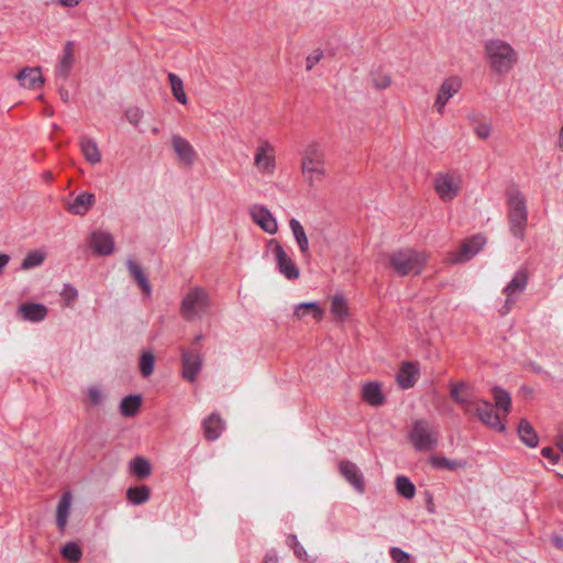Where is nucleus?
Here are the masks:
<instances>
[{"instance_id": "21", "label": "nucleus", "mask_w": 563, "mask_h": 563, "mask_svg": "<svg viewBox=\"0 0 563 563\" xmlns=\"http://www.w3.org/2000/svg\"><path fill=\"white\" fill-rule=\"evenodd\" d=\"M201 369V357L198 353L186 351L183 353V376L194 382Z\"/></svg>"}, {"instance_id": "25", "label": "nucleus", "mask_w": 563, "mask_h": 563, "mask_svg": "<svg viewBox=\"0 0 563 563\" xmlns=\"http://www.w3.org/2000/svg\"><path fill=\"white\" fill-rule=\"evenodd\" d=\"M73 496L70 492H65L59 498L56 509V523L58 530L64 532L67 526L68 517L70 514Z\"/></svg>"}, {"instance_id": "35", "label": "nucleus", "mask_w": 563, "mask_h": 563, "mask_svg": "<svg viewBox=\"0 0 563 563\" xmlns=\"http://www.w3.org/2000/svg\"><path fill=\"white\" fill-rule=\"evenodd\" d=\"M168 80L174 98L181 104H187L188 99L184 89V82L179 76L174 73L168 74Z\"/></svg>"}, {"instance_id": "15", "label": "nucleus", "mask_w": 563, "mask_h": 563, "mask_svg": "<svg viewBox=\"0 0 563 563\" xmlns=\"http://www.w3.org/2000/svg\"><path fill=\"white\" fill-rule=\"evenodd\" d=\"M339 472L357 493L365 492L364 476L355 463L347 460L340 461Z\"/></svg>"}, {"instance_id": "28", "label": "nucleus", "mask_w": 563, "mask_h": 563, "mask_svg": "<svg viewBox=\"0 0 563 563\" xmlns=\"http://www.w3.org/2000/svg\"><path fill=\"white\" fill-rule=\"evenodd\" d=\"M19 312L26 321L38 322L47 314V308L42 303H22Z\"/></svg>"}, {"instance_id": "37", "label": "nucleus", "mask_w": 563, "mask_h": 563, "mask_svg": "<svg viewBox=\"0 0 563 563\" xmlns=\"http://www.w3.org/2000/svg\"><path fill=\"white\" fill-rule=\"evenodd\" d=\"M130 471L139 478H145L151 475L152 466L146 459L136 456L130 462Z\"/></svg>"}, {"instance_id": "46", "label": "nucleus", "mask_w": 563, "mask_h": 563, "mask_svg": "<svg viewBox=\"0 0 563 563\" xmlns=\"http://www.w3.org/2000/svg\"><path fill=\"white\" fill-rule=\"evenodd\" d=\"M125 119L134 126H137L143 119V110L139 107H129L124 112Z\"/></svg>"}, {"instance_id": "42", "label": "nucleus", "mask_w": 563, "mask_h": 563, "mask_svg": "<svg viewBox=\"0 0 563 563\" xmlns=\"http://www.w3.org/2000/svg\"><path fill=\"white\" fill-rule=\"evenodd\" d=\"M62 554L70 562H78L82 555L80 548L75 542H68L62 549Z\"/></svg>"}, {"instance_id": "5", "label": "nucleus", "mask_w": 563, "mask_h": 563, "mask_svg": "<svg viewBox=\"0 0 563 563\" xmlns=\"http://www.w3.org/2000/svg\"><path fill=\"white\" fill-rule=\"evenodd\" d=\"M253 166L262 176L271 177L277 169L276 147L267 139H260L253 152Z\"/></svg>"}, {"instance_id": "59", "label": "nucleus", "mask_w": 563, "mask_h": 563, "mask_svg": "<svg viewBox=\"0 0 563 563\" xmlns=\"http://www.w3.org/2000/svg\"><path fill=\"white\" fill-rule=\"evenodd\" d=\"M558 446L560 451L563 453V433L559 435L558 438Z\"/></svg>"}, {"instance_id": "54", "label": "nucleus", "mask_w": 563, "mask_h": 563, "mask_svg": "<svg viewBox=\"0 0 563 563\" xmlns=\"http://www.w3.org/2000/svg\"><path fill=\"white\" fill-rule=\"evenodd\" d=\"M82 0H53L55 4H58L63 8H75L77 7Z\"/></svg>"}, {"instance_id": "39", "label": "nucleus", "mask_w": 563, "mask_h": 563, "mask_svg": "<svg viewBox=\"0 0 563 563\" xmlns=\"http://www.w3.org/2000/svg\"><path fill=\"white\" fill-rule=\"evenodd\" d=\"M430 463L435 468H444L454 471L456 468L465 467L466 463L459 460H449L444 456L433 455L430 457Z\"/></svg>"}, {"instance_id": "51", "label": "nucleus", "mask_w": 563, "mask_h": 563, "mask_svg": "<svg viewBox=\"0 0 563 563\" xmlns=\"http://www.w3.org/2000/svg\"><path fill=\"white\" fill-rule=\"evenodd\" d=\"M373 85L377 89H385L390 85V77L387 75H382L377 78L373 79Z\"/></svg>"}, {"instance_id": "40", "label": "nucleus", "mask_w": 563, "mask_h": 563, "mask_svg": "<svg viewBox=\"0 0 563 563\" xmlns=\"http://www.w3.org/2000/svg\"><path fill=\"white\" fill-rule=\"evenodd\" d=\"M396 489L400 496L407 499H411L416 494L415 485L406 476H398L396 478Z\"/></svg>"}, {"instance_id": "57", "label": "nucleus", "mask_w": 563, "mask_h": 563, "mask_svg": "<svg viewBox=\"0 0 563 563\" xmlns=\"http://www.w3.org/2000/svg\"><path fill=\"white\" fill-rule=\"evenodd\" d=\"M558 146L563 152V125L560 129L559 137H558Z\"/></svg>"}, {"instance_id": "19", "label": "nucleus", "mask_w": 563, "mask_h": 563, "mask_svg": "<svg viewBox=\"0 0 563 563\" xmlns=\"http://www.w3.org/2000/svg\"><path fill=\"white\" fill-rule=\"evenodd\" d=\"M96 197L91 192L84 191L65 203L66 210L75 216H85L95 205Z\"/></svg>"}, {"instance_id": "23", "label": "nucleus", "mask_w": 563, "mask_h": 563, "mask_svg": "<svg viewBox=\"0 0 563 563\" xmlns=\"http://www.w3.org/2000/svg\"><path fill=\"white\" fill-rule=\"evenodd\" d=\"M74 44L67 42L64 46L63 54L55 68V74L58 78L66 79L74 66Z\"/></svg>"}, {"instance_id": "36", "label": "nucleus", "mask_w": 563, "mask_h": 563, "mask_svg": "<svg viewBox=\"0 0 563 563\" xmlns=\"http://www.w3.org/2000/svg\"><path fill=\"white\" fill-rule=\"evenodd\" d=\"M142 405V398L139 395L126 396L122 399L120 405V411L124 417H133L139 411Z\"/></svg>"}, {"instance_id": "2", "label": "nucleus", "mask_w": 563, "mask_h": 563, "mask_svg": "<svg viewBox=\"0 0 563 563\" xmlns=\"http://www.w3.org/2000/svg\"><path fill=\"white\" fill-rule=\"evenodd\" d=\"M300 169L309 186H314L324 179L327 175L325 153L319 143L310 142L305 146L301 152Z\"/></svg>"}, {"instance_id": "13", "label": "nucleus", "mask_w": 563, "mask_h": 563, "mask_svg": "<svg viewBox=\"0 0 563 563\" xmlns=\"http://www.w3.org/2000/svg\"><path fill=\"white\" fill-rule=\"evenodd\" d=\"M88 245L98 256H109L114 252V239L107 231H92L88 236Z\"/></svg>"}, {"instance_id": "12", "label": "nucleus", "mask_w": 563, "mask_h": 563, "mask_svg": "<svg viewBox=\"0 0 563 563\" xmlns=\"http://www.w3.org/2000/svg\"><path fill=\"white\" fill-rule=\"evenodd\" d=\"M252 221L264 232L275 234L278 231V223L273 213L264 205L254 203L249 209Z\"/></svg>"}, {"instance_id": "17", "label": "nucleus", "mask_w": 563, "mask_h": 563, "mask_svg": "<svg viewBox=\"0 0 563 563\" xmlns=\"http://www.w3.org/2000/svg\"><path fill=\"white\" fill-rule=\"evenodd\" d=\"M420 375V366L418 362H402L397 374L396 382L401 389L413 387Z\"/></svg>"}, {"instance_id": "45", "label": "nucleus", "mask_w": 563, "mask_h": 563, "mask_svg": "<svg viewBox=\"0 0 563 563\" xmlns=\"http://www.w3.org/2000/svg\"><path fill=\"white\" fill-rule=\"evenodd\" d=\"M474 133L481 140H487L492 135L493 126L488 121L477 122L474 125Z\"/></svg>"}, {"instance_id": "48", "label": "nucleus", "mask_w": 563, "mask_h": 563, "mask_svg": "<svg viewBox=\"0 0 563 563\" xmlns=\"http://www.w3.org/2000/svg\"><path fill=\"white\" fill-rule=\"evenodd\" d=\"M60 295H62V298L65 301L66 306H70L77 299L78 291L76 288L66 284V286L63 289Z\"/></svg>"}, {"instance_id": "24", "label": "nucleus", "mask_w": 563, "mask_h": 563, "mask_svg": "<svg viewBox=\"0 0 563 563\" xmlns=\"http://www.w3.org/2000/svg\"><path fill=\"white\" fill-rule=\"evenodd\" d=\"M205 438L209 441L217 440L224 430V421L219 413H211L202 421Z\"/></svg>"}, {"instance_id": "56", "label": "nucleus", "mask_w": 563, "mask_h": 563, "mask_svg": "<svg viewBox=\"0 0 563 563\" xmlns=\"http://www.w3.org/2000/svg\"><path fill=\"white\" fill-rule=\"evenodd\" d=\"M139 286L141 287V290L144 294V296L148 297L151 295V284H139Z\"/></svg>"}, {"instance_id": "22", "label": "nucleus", "mask_w": 563, "mask_h": 563, "mask_svg": "<svg viewBox=\"0 0 563 563\" xmlns=\"http://www.w3.org/2000/svg\"><path fill=\"white\" fill-rule=\"evenodd\" d=\"M16 80L25 89H36L44 82L41 69L38 67H25L18 75Z\"/></svg>"}, {"instance_id": "30", "label": "nucleus", "mask_w": 563, "mask_h": 563, "mask_svg": "<svg viewBox=\"0 0 563 563\" xmlns=\"http://www.w3.org/2000/svg\"><path fill=\"white\" fill-rule=\"evenodd\" d=\"M294 314L298 319L311 316L314 321L319 322L322 320L324 311L317 302H301L295 307Z\"/></svg>"}, {"instance_id": "34", "label": "nucleus", "mask_w": 563, "mask_h": 563, "mask_svg": "<svg viewBox=\"0 0 563 563\" xmlns=\"http://www.w3.org/2000/svg\"><path fill=\"white\" fill-rule=\"evenodd\" d=\"M525 286L526 284H507V286L504 288V294L507 298L500 310L501 314H506L510 311L514 298L523 292Z\"/></svg>"}, {"instance_id": "44", "label": "nucleus", "mask_w": 563, "mask_h": 563, "mask_svg": "<svg viewBox=\"0 0 563 563\" xmlns=\"http://www.w3.org/2000/svg\"><path fill=\"white\" fill-rule=\"evenodd\" d=\"M126 266L131 277L135 279V282H147V277L139 263L133 260H129L126 262Z\"/></svg>"}, {"instance_id": "49", "label": "nucleus", "mask_w": 563, "mask_h": 563, "mask_svg": "<svg viewBox=\"0 0 563 563\" xmlns=\"http://www.w3.org/2000/svg\"><path fill=\"white\" fill-rule=\"evenodd\" d=\"M323 57L321 49H314L306 58V69L311 70Z\"/></svg>"}, {"instance_id": "16", "label": "nucleus", "mask_w": 563, "mask_h": 563, "mask_svg": "<svg viewBox=\"0 0 563 563\" xmlns=\"http://www.w3.org/2000/svg\"><path fill=\"white\" fill-rule=\"evenodd\" d=\"M273 253L278 271L285 278L296 279L299 277L298 267L280 244L276 243Z\"/></svg>"}, {"instance_id": "55", "label": "nucleus", "mask_w": 563, "mask_h": 563, "mask_svg": "<svg viewBox=\"0 0 563 563\" xmlns=\"http://www.w3.org/2000/svg\"><path fill=\"white\" fill-rule=\"evenodd\" d=\"M263 563H278V556L275 552H268L265 558H264V562Z\"/></svg>"}, {"instance_id": "18", "label": "nucleus", "mask_w": 563, "mask_h": 563, "mask_svg": "<svg viewBox=\"0 0 563 563\" xmlns=\"http://www.w3.org/2000/svg\"><path fill=\"white\" fill-rule=\"evenodd\" d=\"M451 398L462 407L465 413H471L475 405V398L464 382L450 383Z\"/></svg>"}, {"instance_id": "10", "label": "nucleus", "mask_w": 563, "mask_h": 563, "mask_svg": "<svg viewBox=\"0 0 563 563\" xmlns=\"http://www.w3.org/2000/svg\"><path fill=\"white\" fill-rule=\"evenodd\" d=\"M461 88H462V79L459 76L448 77L441 82V85L437 91V96H435V100H434V104H433L435 111L439 114H441V115L444 114L445 107H446L448 102L456 93H459Z\"/></svg>"}, {"instance_id": "3", "label": "nucleus", "mask_w": 563, "mask_h": 563, "mask_svg": "<svg viewBox=\"0 0 563 563\" xmlns=\"http://www.w3.org/2000/svg\"><path fill=\"white\" fill-rule=\"evenodd\" d=\"M508 222L511 234L523 240L528 224V208L525 195L518 189H511L507 195Z\"/></svg>"}, {"instance_id": "4", "label": "nucleus", "mask_w": 563, "mask_h": 563, "mask_svg": "<svg viewBox=\"0 0 563 563\" xmlns=\"http://www.w3.org/2000/svg\"><path fill=\"white\" fill-rule=\"evenodd\" d=\"M429 261V254L412 249L399 250L390 255L391 268L401 277L419 274Z\"/></svg>"}, {"instance_id": "6", "label": "nucleus", "mask_w": 563, "mask_h": 563, "mask_svg": "<svg viewBox=\"0 0 563 563\" xmlns=\"http://www.w3.org/2000/svg\"><path fill=\"white\" fill-rule=\"evenodd\" d=\"M409 439L418 451H430L438 444V432L427 420H416L409 433Z\"/></svg>"}, {"instance_id": "33", "label": "nucleus", "mask_w": 563, "mask_h": 563, "mask_svg": "<svg viewBox=\"0 0 563 563\" xmlns=\"http://www.w3.org/2000/svg\"><path fill=\"white\" fill-rule=\"evenodd\" d=\"M46 255L47 254L44 250H34L29 252L22 261L20 269L29 271L41 266L44 263Z\"/></svg>"}, {"instance_id": "27", "label": "nucleus", "mask_w": 563, "mask_h": 563, "mask_svg": "<svg viewBox=\"0 0 563 563\" xmlns=\"http://www.w3.org/2000/svg\"><path fill=\"white\" fill-rule=\"evenodd\" d=\"M289 228L302 256L309 255V240L302 224L295 218L289 220Z\"/></svg>"}, {"instance_id": "11", "label": "nucleus", "mask_w": 563, "mask_h": 563, "mask_svg": "<svg viewBox=\"0 0 563 563\" xmlns=\"http://www.w3.org/2000/svg\"><path fill=\"white\" fill-rule=\"evenodd\" d=\"M477 418L489 428L504 432L506 430L505 424L501 422V418L498 413L494 412L493 405L483 399H475L473 410Z\"/></svg>"}, {"instance_id": "41", "label": "nucleus", "mask_w": 563, "mask_h": 563, "mask_svg": "<svg viewBox=\"0 0 563 563\" xmlns=\"http://www.w3.org/2000/svg\"><path fill=\"white\" fill-rule=\"evenodd\" d=\"M155 357L152 352H144L140 358V371L144 377H148L154 371Z\"/></svg>"}, {"instance_id": "32", "label": "nucleus", "mask_w": 563, "mask_h": 563, "mask_svg": "<svg viewBox=\"0 0 563 563\" xmlns=\"http://www.w3.org/2000/svg\"><path fill=\"white\" fill-rule=\"evenodd\" d=\"M151 490L145 485L130 487L126 490V499L132 505H142L150 499Z\"/></svg>"}, {"instance_id": "29", "label": "nucleus", "mask_w": 563, "mask_h": 563, "mask_svg": "<svg viewBox=\"0 0 563 563\" xmlns=\"http://www.w3.org/2000/svg\"><path fill=\"white\" fill-rule=\"evenodd\" d=\"M79 146L88 163L95 165L101 162V153L96 141L88 136H82L80 139Z\"/></svg>"}, {"instance_id": "20", "label": "nucleus", "mask_w": 563, "mask_h": 563, "mask_svg": "<svg viewBox=\"0 0 563 563\" xmlns=\"http://www.w3.org/2000/svg\"><path fill=\"white\" fill-rule=\"evenodd\" d=\"M361 398L369 406H382L386 398L378 382H368L362 386Z\"/></svg>"}, {"instance_id": "53", "label": "nucleus", "mask_w": 563, "mask_h": 563, "mask_svg": "<svg viewBox=\"0 0 563 563\" xmlns=\"http://www.w3.org/2000/svg\"><path fill=\"white\" fill-rule=\"evenodd\" d=\"M541 454L543 457L550 460L553 464L558 463L560 457L552 448H543L541 450Z\"/></svg>"}, {"instance_id": "50", "label": "nucleus", "mask_w": 563, "mask_h": 563, "mask_svg": "<svg viewBox=\"0 0 563 563\" xmlns=\"http://www.w3.org/2000/svg\"><path fill=\"white\" fill-rule=\"evenodd\" d=\"M102 398H103V396L99 388L90 387L88 389V399H89L90 405H92V406L100 405L102 401Z\"/></svg>"}, {"instance_id": "7", "label": "nucleus", "mask_w": 563, "mask_h": 563, "mask_svg": "<svg viewBox=\"0 0 563 563\" xmlns=\"http://www.w3.org/2000/svg\"><path fill=\"white\" fill-rule=\"evenodd\" d=\"M462 176L459 173L445 172L434 177L433 187L438 197L444 201L454 200L462 189Z\"/></svg>"}, {"instance_id": "38", "label": "nucleus", "mask_w": 563, "mask_h": 563, "mask_svg": "<svg viewBox=\"0 0 563 563\" xmlns=\"http://www.w3.org/2000/svg\"><path fill=\"white\" fill-rule=\"evenodd\" d=\"M492 391L496 408L503 410L505 415H507L511 407V398L509 393L501 387H494Z\"/></svg>"}, {"instance_id": "47", "label": "nucleus", "mask_w": 563, "mask_h": 563, "mask_svg": "<svg viewBox=\"0 0 563 563\" xmlns=\"http://www.w3.org/2000/svg\"><path fill=\"white\" fill-rule=\"evenodd\" d=\"M389 554L395 563H411L410 555L400 548H390Z\"/></svg>"}, {"instance_id": "31", "label": "nucleus", "mask_w": 563, "mask_h": 563, "mask_svg": "<svg viewBox=\"0 0 563 563\" xmlns=\"http://www.w3.org/2000/svg\"><path fill=\"white\" fill-rule=\"evenodd\" d=\"M518 434L526 445L530 448H536L538 445V434L527 420L520 421L518 426Z\"/></svg>"}, {"instance_id": "26", "label": "nucleus", "mask_w": 563, "mask_h": 563, "mask_svg": "<svg viewBox=\"0 0 563 563\" xmlns=\"http://www.w3.org/2000/svg\"><path fill=\"white\" fill-rule=\"evenodd\" d=\"M330 312L333 319L344 323L350 317V308L347 300L343 295L336 294L331 299Z\"/></svg>"}, {"instance_id": "8", "label": "nucleus", "mask_w": 563, "mask_h": 563, "mask_svg": "<svg viewBox=\"0 0 563 563\" xmlns=\"http://www.w3.org/2000/svg\"><path fill=\"white\" fill-rule=\"evenodd\" d=\"M486 244V239L481 235H474L463 241L461 246L445 256V261L451 264L464 263L473 258Z\"/></svg>"}, {"instance_id": "9", "label": "nucleus", "mask_w": 563, "mask_h": 563, "mask_svg": "<svg viewBox=\"0 0 563 563\" xmlns=\"http://www.w3.org/2000/svg\"><path fill=\"white\" fill-rule=\"evenodd\" d=\"M209 306V298L207 292L196 287L183 300L181 313L188 320L194 319L200 313L205 312Z\"/></svg>"}, {"instance_id": "52", "label": "nucleus", "mask_w": 563, "mask_h": 563, "mask_svg": "<svg viewBox=\"0 0 563 563\" xmlns=\"http://www.w3.org/2000/svg\"><path fill=\"white\" fill-rule=\"evenodd\" d=\"M530 278V273L527 267H522L517 271L515 276L512 277L511 282H527Z\"/></svg>"}, {"instance_id": "14", "label": "nucleus", "mask_w": 563, "mask_h": 563, "mask_svg": "<svg viewBox=\"0 0 563 563\" xmlns=\"http://www.w3.org/2000/svg\"><path fill=\"white\" fill-rule=\"evenodd\" d=\"M172 147L177 156V159L186 165L192 166L197 159V152L188 140L179 134L172 135Z\"/></svg>"}, {"instance_id": "60", "label": "nucleus", "mask_w": 563, "mask_h": 563, "mask_svg": "<svg viewBox=\"0 0 563 563\" xmlns=\"http://www.w3.org/2000/svg\"><path fill=\"white\" fill-rule=\"evenodd\" d=\"M46 178H52V174H49V173H48V174L46 175Z\"/></svg>"}, {"instance_id": "58", "label": "nucleus", "mask_w": 563, "mask_h": 563, "mask_svg": "<svg viewBox=\"0 0 563 563\" xmlns=\"http://www.w3.org/2000/svg\"><path fill=\"white\" fill-rule=\"evenodd\" d=\"M476 118H477V113H475V112H471L467 114V120L471 121L472 123H475V124L477 123Z\"/></svg>"}, {"instance_id": "1", "label": "nucleus", "mask_w": 563, "mask_h": 563, "mask_svg": "<svg viewBox=\"0 0 563 563\" xmlns=\"http://www.w3.org/2000/svg\"><path fill=\"white\" fill-rule=\"evenodd\" d=\"M483 48L489 69L496 75L509 74L519 63V53L506 40L488 38L485 41Z\"/></svg>"}, {"instance_id": "43", "label": "nucleus", "mask_w": 563, "mask_h": 563, "mask_svg": "<svg viewBox=\"0 0 563 563\" xmlns=\"http://www.w3.org/2000/svg\"><path fill=\"white\" fill-rule=\"evenodd\" d=\"M287 544L292 548L294 550V553L295 555L300 560V561H309V558H308V554L306 552V550L303 549V547L299 543V541L297 540V537L295 534H289L287 537Z\"/></svg>"}]
</instances>
